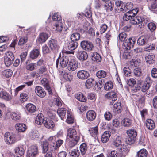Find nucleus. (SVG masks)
I'll use <instances>...</instances> for the list:
<instances>
[{
	"label": "nucleus",
	"instance_id": "obj_1",
	"mask_svg": "<svg viewBox=\"0 0 157 157\" xmlns=\"http://www.w3.org/2000/svg\"><path fill=\"white\" fill-rule=\"evenodd\" d=\"M128 137L126 140V142L128 144L131 145L134 144L137 136V132L134 129H130L127 131Z\"/></svg>",
	"mask_w": 157,
	"mask_h": 157
},
{
	"label": "nucleus",
	"instance_id": "obj_2",
	"mask_svg": "<svg viewBox=\"0 0 157 157\" xmlns=\"http://www.w3.org/2000/svg\"><path fill=\"white\" fill-rule=\"evenodd\" d=\"M14 59V55L12 51H9L6 52L4 57V62L6 66H10L13 63Z\"/></svg>",
	"mask_w": 157,
	"mask_h": 157
},
{
	"label": "nucleus",
	"instance_id": "obj_3",
	"mask_svg": "<svg viewBox=\"0 0 157 157\" xmlns=\"http://www.w3.org/2000/svg\"><path fill=\"white\" fill-rule=\"evenodd\" d=\"M17 134H10L9 132H6L4 135V139L6 143L8 145L14 143L17 140Z\"/></svg>",
	"mask_w": 157,
	"mask_h": 157
},
{
	"label": "nucleus",
	"instance_id": "obj_4",
	"mask_svg": "<svg viewBox=\"0 0 157 157\" xmlns=\"http://www.w3.org/2000/svg\"><path fill=\"white\" fill-rule=\"evenodd\" d=\"M135 42V39L134 37L126 39L123 43V48L127 50H130L131 48L133 47Z\"/></svg>",
	"mask_w": 157,
	"mask_h": 157
},
{
	"label": "nucleus",
	"instance_id": "obj_5",
	"mask_svg": "<svg viewBox=\"0 0 157 157\" xmlns=\"http://www.w3.org/2000/svg\"><path fill=\"white\" fill-rule=\"evenodd\" d=\"M80 46L83 50L88 52L92 51L94 48V46L92 43L86 40H83L81 42Z\"/></svg>",
	"mask_w": 157,
	"mask_h": 157
},
{
	"label": "nucleus",
	"instance_id": "obj_6",
	"mask_svg": "<svg viewBox=\"0 0 157 157\" xmlns=\"http://www.w3.org/2000/svg\"><path fill=\"white\" fill-rule=\"evenodd\" d=\"M45 112L48 117L50 119L54 120L56 121H58L57 118L56 117V111L54 110L49 107H46L45 109Z\"/></svg>",
	"mask_w": 157,
	"mask_h": 157
},
{
	"label": "nucleus",
	"instance_id": "obj_7",
	"mask_svg": "<svg viewBox=\"0 0 157 157\" xmlns=\"http://www.w3.org/2000/svg\"><path fill=\"white\" fill-rule=\"evenodd\" d=\"M38 154V149L36 145H32L27 151V157H35Z\"/></svg>",
	"mask_w": 157,
	"mask_h": 157
},
{
	"label": "nucleus",
	"instance_id": "obj_8",
	"mask_svg": "<svg viewBox=\"0 0 157 157\" xmlns=\"http://www.w3.org/2000/svg\"><path fill=\"white\" fill-rule=\"evenodd\" d=\"M77 75L79 78L82 80L86 79L90 76L89 72L84 70L78 71L77 73Z\"/></svg>",
	"mask_w": 157,
	"mask_h": 157
},
{
	"label": "nucleus",
	"instance_id": "obj_9",
	"mask_svg": "<svg viewBox=\"0 0 157 157\" xmlns=\"http://www.w3.org/2000/svg\"><path fill=\"white\" fill-rule=\"evenodd\" d=\"M35 91L36 94L40 97L43 98L46 95V92L44 89L40 86H36L35 89Z\"/></svg>",
	"mask_w": 157,
	"mask_h": 157
},
{
	"label": "nucleus",
	"instance_id": "obj_10",
	"mask_svg": "<svg viewBox=\"0 0 157 157\" xmlns=\"http://www.w3.org/2000/svg\"><path fill=\"white\" fill-rule=\"evenodd\" d=\"M77 57L79 60L83 61L87 59L88 55L86 51H80L77 52Z\"/></svg>",
	"mask_w": 157,
	"mask_h": 157
},
{
	"label": "nucleus",
	"instance_id": "obj_11",
	"mask_svg": "<svg viewBox=\"0 0 157 157\" xmlns=\"http://www.w3.org/2000/svg\"><path fill=\"white\" fill-rule=\"evenodd\" d=\"M48 37V35L47 33L42 32L36 40L37 42L40 44H42L46 41Z\"/></svg>",
	"mask_w": 157,
	"mask_h": 157
},
{
	"label": "nucleus",
	"instance_id": "obj_12",
	"mask_svg": "<svg viewBox=\"0 0 157 157\" xmlns=\"http://www.w3.org/2000/svg\"><path fill=\"white\" fill-rule=\"evenodd\" d=\"M121 139V138L118 136H117L114 139L112 142L113 146L119 149L122 146Z\"/></svg>",
	"mask_w": 157,
	"mask_h": 157
},
{
	"label": "nucleus",
	"instance_id": "obj_13",
	"mask_svg": "<svg viewBox=\"0 0 157 157\" xmlns=\"http://www.w3.org/2000/svg\"><path fill=\"white\" fill-rule=\"evenodd\" d=\"M135 18H137V16L136 17H132V16L128 11L124 14L123 17L124 21H129L133 25H135V24L132 22L133 21H134V20Z\"/></svg>",
	"mask_w": 157,
	"mask_h": 157
},
{
	"label": "nucleus",
	"instance_id": "obj_14",
	"mask_svg": "<svg viewBox=\"0 0 157 157\" xmlns=\"http://www.w3.org/2000/svg\"><path fill=\"white\" fill-rule=\"evenodd\" d=\"M96 116V114L94 111L90 110L86 113V118L89 121H92L95 120Z\"/></svg>",
	"mask_w": 157,
	"mask_h": 157
},
{
	"label": "nucleus",
	"instance_id": "obj_15",
	"mask_svg": "<svg viewBox=\"0 0 157 157\" xmlns=\"http://www.w3.org/2000/svg\"><path fill=\"white\" fill-rule=\"evenodd\" d=\"M132 22L135 24H140L142 26H144L147 23V20H145L144 18L141 16H137V18H135Z\"/></svg>",
	"mask_w": 157,
	"mask_h": 157
},
{
	"label": "nucleus",
	"instance_id": "obj_16",
	"mask_svg": "<svg viewBox=\"0 0 157 157\" xmlns=\"http://www.w3.org/2000/svg\"><path fill=\"white\" fill-rule=\"evenodd\" d=\"M120 102H117L113 105V110L114 113L118 114L121 113L122 110V107Z\"/></svg>",
	"mask_w": 157,
	"mask_h": 157
},
{
	"label": "nucleus",
	"instance_id": "obj_17",
	"mask_svg": "<svg viewBox=\"0 0 157 157\" xmlns=\"http://www.w3.org/2000/svg\"><path fill=\"white\" fill-rule=\"evenodd\" d=\"M75 57H72L69 61V71H73L77 68L78 63L75 59Z\"/></svg>",
	"mask_w": 157,
	"mask_h": 157
},
{
	"label": "nucleus",
	"instance_id": "obj_18",
	"mask_svg": "<svg viewBox=\"0 0 157 157\" xmlns=\"http://www.w3.org/2000/svg\"><path fill=\"white\" fill-rule=\"evenodd\" d=\"M25 109L29 113H34L36 110V106L33 104L29 103L26 104L25 106Z\"/></svg>",
	"mask_w": 157,
	"mask_h": 157
},
{
	"label": "nucleus",
	"instance_id": "obj_19",
	"mask_svg": "<svg viewBox=\"0 0 157 157\" xmlns=\"http://www.w3.org/2000/svg\"><path fill=\"white\" fill-rule=\"evenodd\" d=\"M90 55L91 57V59L94 61L99 62L101 60L100 55L96 52H91L90 53Z\"/></svg>",
	"mask_w": 157,
	"mask_h": 157
},
{
	"label": "nucleus",
	"instance_id": "obj_20",
	"mask_svg": "<svg viewBox=\"0 0 157 157\" xmlns=\"http://www.w3.org/2000/svg\"><path fill=\"white\" fill-rule=\"evenodd\" d=\"M43 124L45 127L49 129H52L55 126L53 121L48 118H45Z\"/></svg>",
	"mask_w": 157,
	"mask_h": 157
},
{
	"label": "nucleus",
	"instance_id": "obj_21",
	"mask_svg": "<svg viewBox=\"0 0 157 157\" xmlns=\"http://www.w3.org/2000/svg\"><path fill=\"white\" fill-rule=\"evenodd\" d=\"M0 98L7 101H10L12 99L11 95L5 91L0 92Z\"/></svg>",
	"mask_w": 157,
	"mask_h": 157
},
{
	"label": "nucleus",
	"instance_id": "obj_22",
	"mask_svg": "<svg viewBox=\"0 0 157 157\" xmlns=\"http://www.w3.org/2000/svg\"><path fill=\"white\" fill-rule=\"evenodd\" d=\"M96 84V82L93 78H90L88 79L85 83V86L88 89L90 88L91 87H94V86Z\"/></svg>",
	"mask_w": 157,
	"mask_h": 157
},
{
	"label": "nucleus",
	"instance_id": "obj_23",
	"mask_svg": "<svg viewBox=\"0 0 157 157\" xmlns=\"http://www.w3.org/2000/svg\"><path fill=\"white\" fill-rule=\"evenodd\" d=\"M78 45V43L75 41L71 40L69 43V54H73L74 53V50L75 49Z\"/></svg>",
	"mask_w": 157,
	"mask_h": 157
},
{
	"label": "nucleus",
	"instance_id": "obj_24",
	"mask_svg": "<svg viewBox=\"0 0 157 157\" xmlns=\"http://www.w3.org/2000/svg\"><path fill=\"white\" fill-rule=\"evenodd\" d=\"M16 130L19 132H23L27 129L26 125L22 123H18L15 126Z\"/></svg>",
	"mask_w": 157,
	"mask_h": 157
},
{
	"label": "nucleus",
	"instance_id": "obj_25",
	"mask_svg": "<svg viewBox=\"0 0 157 157\" xmlns=\"http://www.w3.org/2000/svg\"><path fill=\"white\" fill-rule=\"evenodd\" d=\"M114 3L111 1H109L107 2H105L104 7L107 12L111 11L114 7Z\"/></svg>",
	"mask_w": 157,
	"mask_h": 157
},
{
	"label": "nucleus",
	"instance_id": "obj_26",
	"mask_svg": "<svg viewBox=\"0 0 157 157\" xmlns=\"http://www.w3.org/2000/svg\"><path fill=\"white\" fill-rule=\"evenodd\" d=\"M111 133L109 131L105 132L102 134L101 137V141L102 143H105L107 142L111 136Z\"/></svg>",
	"mask_w": 157,
	"mask_h": 157
},
{
	"label": "nucleus",
	"instance_id": "obj_27",
	"mask_svg": "<svg viewBox=\"0 0 157 157\" xmlns=\"http://www.w3.org/2000/svg\"><path fill=\"white\" fill-rule=\"evenodd\" d=\"M15 155L20 157L23 155L24 153V150L21 147H17L14 149Z\"/></svg>",
	"mask_w": 157,
	"mask_h": 157
},
{
	"label": "nucleus",
	"instance_id": "obj_28",
	"mask_svg": "<svg viewBox=\"0 0 157 157\" xmlns=\"http://www.w3.org/2000/svg\"><path fill=\"white\" fill-rule=\"evenodd\" d=\"M75 138H69V148L74 147L79 140V138L77 136H74Z\"/></svg>",
	"mask_w": 157,
	"mask_h": 157
},
{
	"label": "nucleus",
	"instance_id": "obj_29",
	"mask_svg": "<svg viewBox=\"0 0 157 157\" xmlns=\"http://www.w3.org/2000/svg\"><path fill=\"white\" fill-rule=\"evenodd\" d=\"M148 40L147 37L144 36H141L137 40L138 44L140 46H143L147 44Z\"/></svg>",
	"mask_w": 157,
	"mask_h": 157
},
{
	"label": "nucleus",
	"instance_id": "obj_30",
	"mask_svg": "<svg viewBox=\"0 0 157 157\" xmlns=\"http://www.w3.org/2000/svg\"><path fill=\"white\" fill-rule=\"evenodd\" d=\"M45 119L42 113H39L36 117L35 123L38 125H41L42 123L44 124V121Z\"/></svg>",
	"mask_w": 157,
	"mask_h": 157
},
{
	"label": "nucleus",
	"instance_id": "obj_31",
	"mask_svg": "<svg viewBox=\"0 0 157 157\" xmlns=\"http://www.w3.org/2000/svg\"><path fill=\"white\" fill-rule=\"evenodd\" d=\"M40 54V51L38 49H33L30 52V57L32 59L37 58Z\"/></svg>",
	"mask_w": 157,
	"mask_h": 157
},
{
	"label": "nucleus",
	"instance_id": "obj_32",
	"mask_svg": "<svg viewBox=\"0 0 157 157\" xmlns=\"http://www.w3.org/2000/svg\"><path fill=\"white\" fill-rule=\"evenodd\" d=\"M145 123L147 128L149 130H153L155 128V123L154 121L151 119H147Z\"/></svg>",
	"mask_w": 157,
	"mask_h": 157
},
{
	"label": "nucleus",
	"instance_id": "obj_33",
	"mask_svg": "<svg viewBox=\"0 0 157 157\" xmlns=\"http://www.w3.org/2000/svg\"><path fill=\"white\" fill-rule=\"evenodd\" d=\"M148 155L147 151L144 148L141 149L137 153V157H147Z\"/></svg>",
	"mask_w": 157,
	"mask_h": 157
},
{
	"label": "nucleus",
	"instance_id": "obj_34",
	"mask_svg": "<svg viewBox=\"0 0 157 157\" xmlns=\"http://www.w3.org/2000/svg\"><path fill=\"white\" fill-rule=\"evenodd\" d=\"M105 97L108 99L112 100L113 101H115L117 98L116 94L113 92H109L106 94Z\"/></svg>",
	"mask_w": 157,
	"mask_h": 157
},
{
	"label": "nucleus",
	"instance_id": "obj_35",
	"mask_svg": "<svg viewBox=\"0 0 157 157\" xmlns=\"http://www.w3.org/2000/svg\"><path fill=\"white\" fill-rule=\"evenodd\" d=\"M38 72L37 74L39 75L42 74L44 75H47L48 74V72L46 66L44 65L41 66L39 69Z\"/></svg>",
	"mask_w": 157,
	"mask_h": 157
},
{
	"label": "nucleus",
	"instance_id": "obj_36",
	"mask_svg": "<svg viewBox=\"0 0 157 157\" xmlns=\"http://www.w3.org/2000/svg\"><path fill=\"white\" fill-rule=\"evenodd\" d=\"M75 98L80 101L85 102L87 100L86 98L82 93H78L75 95Z\"/></svg>",
	"mask_w": 157,
	"mask_h": 157
},
{
	"label": "nucleus",
	"instance_id": "obj_37",
	"mask_svg": "<svg viewBox=\"0 0 157 157\" xmlns=\"http://www.w3.org/2000/svg\"><path fill=\"white\" fill-rule=\"evenodd\" d=\"M66 113V109L64 108H59L57 110V113L62 120H64Z\"/></svg>",
	"mask_w": 157,
	"mask_h": 157
},
{
	"label": "nucleus",
	"instance_id": "obj_38",
	"mask_svg": "<svg viewBox=\"0 0 157 157\" xmlns=\"http://www.w3.org/2000/svg\"><path fill=\"white\" fill-rule=\"evenodd\" d=\"M69 150L71 152H69V154L71 153L70 155L71 157H78L79 155V150L77 147H74V149L69 148Z\"/></svg>",
	"mask_w": 157,
	"mask_h": 157
},
{
	"label": "nucleus",
	"instance_id": "obj_39",
	"mask_svg": "<svg viewBox=\"0 0 157 157\" xmlns=\"http://www.w3.org/2000/svg\"><path fill=\"white\" fill-rule=\"evenodd\" d=\"M155 59V56L152 53H149L145 57V60L147 63L149 64H151L154 63Z\"/></svg>",
	"mask_w": 157,
	"mask_h": 157
},
{
	"label": "nucleus",
	"instance_id": "obj_40",
	"mask_svg": "<svg viewBox=\"0 0 157 157\" xmlns=\"http://www.w3.org/2000/svg\"><path fill=\"white\" fill-rule=\"evenodd\" d=\"M132 120L128 118H125L122 120V123L123 125L125 127L131 126L132 124Z\"/></svg>",
	"mask_w": 157,
	"mask_h": 157
},
{
	"label": "nucleus",
	"instance_id": "obj_41",
	"mask_svg": "<svg viewBox=\"0 0 157 157\" xmlns=\"http://www.w3.org/2000/svg\"><path fill=\"white\" fill-rule=\"evenodd\" d=\"M48 44L52 50L55 49L57 47V41L54 39L49 40L48 42Z\"/></svg>",
	"mask_w": 157,
	"mask_h": 157
},
{
	"label": "nucleus",
	"instance_id": "obj_42",
	"mask_svg": "<svg viewBox=\"0 0 157 157\" xmlns=\"http://www.w3.org/2000/svg\"><path fill=\"white\" fill-rule=\"evenodd\" d=\"M69 57H66V56H63L62 59H61L60 64L62 67L64 68L66 67L68 63Z\"/></svg>",
	"mask_w": 157,
	"mask_h": 157
},
{
	"label": "nucleus",
	"instance_id": "obj_43",
	"mask_svg": "<svg viewBox=\"0 0 157 157\" xmlns=\"http://www.w3.org/2000/svg\"><path fill=\"white\" fill-rule=\"evenodd\" d=\"M11 118L13 120L17 121L19 120L21 118V114L18 112H12L10 113Z\"/></svg>",
	"mask_w": 157,
	"mask_h": 157
},
{
	"label": "nucleus",
	"instance_id": "obj_44",
	"mask_svg": "<svg viewBox=\"0 0 157 157\" xmlns=\"http://www.w3.org/2000/svg\"><path fill=\"white\" fill-rule=\"evenodd\" d=\"M96 75L98 78H103L106 77L107 72L104 70H100L98 71Z\"/></svg>",
	"mask_w": 157,
	"mask_h": 157
},
{
	"label": "nucleus",
	"instance_id": "obj_45",
	"mask_svg": "<svg viewBox=\"0 0 157 157\" xmlns=\"http://www.w3.org/2000/svg\"><path fill=\"white\" fill-rule=\"evenodd\" d=\"M62 23L60 21H57L53 26V29L58 32H60L62 30Z\"/></svg>",
	"mask_w": 157,
	"mask_h": 157
},
{
	"label": "nucleus",
	"instance_id": "obj_46",
	"mask_svg": "<svg viewBox=\"0 0 157 157\" xmlns=\"http://www.w3.org/2000/svg\"><path fill=\"white\" fill-rule=\"evenodd\" d=\"M41 144L42 147V153H45L48 151L49 148V143L46 140L42 142Z\"/></svg>",
	"mask_w": 157,
	"mask_h": 157
},
{
	"label": "nucleus",
	"instance_id": "obj_47",
	"mask_svg": "<svg viewBox=\"0 0 157 157\" xmlns=\"http://www.w3.org/2000/svg\"><path fill=\"white\" fill-rule=\"evenodd\" d=\"M147 2H151L149 8L150 10L157 8V0H147Z\"/></svg>",
	"mask_w": 157,
	"mask_h": 157
},
{
	"label": "nucleus",
	"instance_id": "obj_48",
	"mask_svg": "<svg viewBox=\"0 0 157 157\" xmlns=\"http://www.w3.org/2000/svg\"><path fill=\"white\" fill-rule=\"evenodd\" d=\"M104 83V81L103 79L99 80L98 83L96 82L94 89L96 90H100L102 87Z\"/></svg>",
	"mask_w": 157,
	"mask_h": 157
},
{
	"label": "nucleus",
	"instance_id": "obj_49",
	"mask_svg": "<svg viewBox=\"0 0 157 157\" xmlns=\"http://www.w3.org/2000/svg\"><path fill=\"white\" fill-rule=\"evenodd\" d=\"M29 98L28 94L25 93H22L20 94V100L22 103L26 101Z\"/></svg>",
	"mask_w": 157,
	"mask_h": 157
},
{
	"label": "nucleus",
	"instance_id": "obj_50",
	"mask_svg": "<svg viewBox=\"0 0 157 157\" xmlns=\"http://www.w3.org/2000/svg\"><path fill=\"white\" fill-rule=\"evenodd\" d=\"M87 149V145L86 143H83L81 144L80 147V149L82 155H84L86 153Z\"/></svg>",
	"mask_w": 157,
	"mask_h": 157
},
{
	"label": "nucleus",
	"instance_id": "obj_51",
	"mask_svg": "<svg viewBox=\"0 0 157 157\" xmlns=\"http://www.w3.org/2000/svg\"><path fill=\"white\" fill-rule=\"evenodd\" d=\"M12 71L10 69H6L3 72V74L4 76L7 78L11 77L13 74Z\"/></svg>",
	"mask_w": 157,
	"mask_h": 157
},
{
	"label": "nucleus",
	"instance_id": "obj_52",
	"mask_svg": "<svg viewBox=\"0 0 157 157\" xmlns=\"http://www.w3.org/2000/svg\"><path fill=\"white\" fill-rule=\"evenodd\" d=\"M89 131L90 132L91 136L93 137H94V136L98 134V127L96 126L93 128H91L89 130Z\"/></svg>",
	"mask_w": 157,
	"mask_h": 157
},
{
	"label": "nucleus",
	"instance_id": "obj_53",
	"mask_svg": "<svg viewBox=\"0 0 157 157\" xmlns=\"http://www.w3.org/2000/svg\"><path fill=\"white\" fill-rule=\"evenodd\" d=\"M80 37V35L78 33H73L71 36V40L75 41L78 40Z\"/></svg>",
	"mask_w": 157,
	"mask_h": 157
},
{
	"label": "nucleus",
	"instance_id": "obj_54",
	"mask_svg": "<svg viewBox=\"0 0 157 157\" xmlns=\"http://www.w3.org/2000/svg\"><path fill=\"white\" fill-rule=\"evenodd\" d=\"M73 124V127H74L76 125L75 120L72 113H71L69 111V124Z\"/></svg>",
	"mask_w": 157,
	"mask_h": 157
},
{
	"label": "nucleus",
	"instance_id": "obj_55",
	"mask_svg": "<svg viewBox=\"0 0 157 157\" xmlns=\"http://www.w3.org/2000/svg\"><path fill=\"white\" fill-rule=\"evenodd\" d=\"M63 143V141L61 140H59L56 142V144H54L53 146V148L55 150L58 149Z\"/></svg>",
	"mask_w": 157,
	"mask_h": 157
},
{
	"label": "nucleus",
	"instance_id": "obj_56",
	"mask_svg": "<svg viewBox=\"0 0 157 157\" xmlns=\"http://www.w3.org/2000/svg\"><path fill=\"white\" fill-rule=\"evenodd\" d=\"M134 75L136 77H139L141 76L142 71L141 69L139 68H136L133 71Z\"/></svg>",
	"mask_w": 157,
	"mask_h": 157
},
{
	"label": "nucleus",
	"instance_id": "obj_57",
	"mask_svg": "<svg viewBox=\"0 0 157 157\" xmlns=\"http://www.w3.org/2000/svg\"><path fill=\"white\" fill-rule=\"evenodd\" d=\"M113 87L112 82L111 81H108L105 84L104 86L105 89L106 90H109L111 89Z\"/></svg>",
	"mask_w": 157,
	"mask_h": 157
},
{
	"label": "nucleus",
	"instance_id": "obj_58",
	"mask_svg": "<svg viewBox=\"0 0 157 157\" xmlns=\"http://www.w3.org/2000/svg\"><path fill=\"white\" fill-rule=\"evenodd\" d=\"M54 101L55 105L58 107H61L63 103L60 98L59 97L55 98Z\"/></svg>",
	"mask_w": 157,
	"mask_h": 157
},
{
	"label": "nucleus",
	"instance_id": "obj_59",
	"mask_svg": "<svg viewBox=\"0 0 157 157\" xmlns=\"http://www.w3.org/2000/svg\"><path fill=\"white\" fill-rule=\"evenodd\" d=\"M145 99V97L142 96L138 98L136 102H138V105H140V106H143L144 105Z\"/></svg>",
	"mask_w": 157,
	"mask_h": 157
},
{
	"label": "nucleus",
	"instance_id": "obj_60",
	"mask_svg": "<svg viewBox=\"0 0 157 157\" xmlns=\"http://www.w3.org/2000/svg\"><path fill=\"white\" fill-rule=\"evenodd\" d=\"M74 136H77L76 130L74 128H69V138H75Z\"/></svg>",
	"mask_w": 157,
	"mask_h": 157
},
{
	"label": "nucleus",
	"instance_id": "obj_61",
	"mask_svg": "<svg viewBox=\"0 0 157 157\" xmlns=\"http://www.w3.org/2000/svg\"><path fill=\"white\" fill-rule=\"evenodd\" d=\"M140 83H138L135 86L132 87L131 88L132 92L135 93L139 91L141 88V87L140 86Z\"/></svg>",
	"mask_w": 157,
	"mask_h": 157
},
{
	"label": "nucleus",
	"instance_id": "obj_62",
	"mask_svg": "<svg viewBox=\"0 0 157 157\" xmlns=\"http://www.w3.org/2000/svg\"><path fill=\"white\" fill-rule=\"evenodd\" d=\"M28 38L27 37H23L21 38L18 43V44L21 45L26 43L27 41Z\"/></svg>",
	"mask_w": 157,
	"mask_h": 157
},
{
	"label": "nucleus",
	"instance_id": "obj_63",
	"mask_svg": "<svg viewBox=\"0 0 157 157\" xmlns=\"http://www.w3.org/2000/svg\"><path fill=\"white\" fill-rule=\"evenodd\" d=\"M148 27L151 32H153L156 28L155 24L153 22H150L147 25Z\"/></svg>",
	"mask_w": 157,
	"mask_h": 157
},
{
	"label": "nucleus",
	"instance_id": "obj_64",
	"mask_svg": "<svg viewBox=\"0 0 157 157\" xmlns=\"http://www.w3.org/2000/svg\"><path fill=\"white\" fill-rule=\"evenodd\" d=\"M119 40L121 41H125L127 37L126 34L124 32L121 33L118 35Z\"/></svg>",
	"mask_w": 157,
	"mask_h": 157
}]
</instances>
